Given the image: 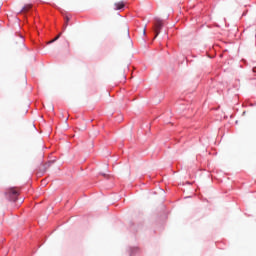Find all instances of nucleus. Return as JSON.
Masks as SVG:
<instances>
[{"label":"nucleus","instance_id":"f257e3e1","mask_svg":"<svg viewBox=\"0 0 256 256\" xmlns=\"http://www.w3.org/2000/svg\"><path fill=\"white\" fill-rule=\"evenodd\" d=\"M161 29H163V20L159 18L154 19V26H153V31L155 33L154 39H157L159 36V33H161Z\"/></svg>","mask_w":256,"mask_h":256},{"label":"nucleus","instance_id":"f03ea898","mask_svg":"<svg viewBox=\"0 0 256 256\" xmlns=\"http://www.w3.org/2000/svg\"><path fill=\"white\" fill-rule=\"evenodd\" d=\"M6 195H8L11 201H17V197H19V189L10 188L7 190Z\"/></svg>","mask_w":256,"mask_h":256},{"label":"nucleus","instance_id":"7ed1b4c3","mask_svg":"<svg viewBox=\"0 0 256 256\" xmlns=\"http://www.w3.org/2000/svg\"><path fill=\"white\" fill-rule=\"evenodd\" d=\"M31 7H33V5L31 4H26L22 10H21V13H27V11H29L31 9Z\"/></svg>","mask_w":256,"mask_h":256},{"label":"nucleus","instance_id":"20e7f679","mask_svg":"<svg viewBox=\"0 0 256 256\" xmlns=\"http://www.w3.org/2000/svg\"><path fill=\"white\" fill-rule=\"evenodd\" d=\"M61 35H63V33H59L54 39L48 42V45H51V43H55V41H58Z\"/></svg>","mask_w":256,"mask_h":256},{"label":"nucleus","instance_id":"39448f33","mask_svg":"<svg viewBox=\"0 0 256 256\" xmlns=\"http://www.w3.org/2000/svg\"><path fill=\"white\" fill-rule=\"evenodd\" d=\"M115 7L117 10L123 9V7H125V4L123 2H118L115 4Z\"/></svg>","mask_w":256,"mask_h":256},{"label":"nucleus","instance_id":"423d86ee","mask_svg":"<svg viewBox=\"0 0 256 256\" xmlns=\"http://www.w3.org/2000/svg\"><path fill=\"white\" fill-rule=\"evenodd\" d=\"M69 21H70L69 17L66 16L65 17V24H64V27H63V31H65V29H67V26L69 25Z\"/></svg>","mask_w":256,"mask_h":256},{"label":"nucleus","instance_id":"0eeeda50","mask_svg":"<svg viewBox=\"0 0 256 256\" xmlns=\"http://www.w3.org/2000/svg\"><path fill=\"white\" fill-rule=\"evenodd\" d=\"M147 34V26H145L144 30H143V35Z\"/></svg>","mask_w":256,"mask_h":256},{"label":"nucleus","instance_id":"6e6552de","mask_svg":"<svg viewBox=\"0 0 256 256\" xmlns=\"http://www.w3.org/2000/svg\"><path fill=\"white\" fill-rule=\"evenodd\" d=\"M126 34L129 35V28L126 29Z\"/></svg>","mask_w":256,"mask_h":256},{"label":"nucleus","instance_id":"1a4fd4ad","mask_svg":"<svg viewBox=\"0 0 256 256\" xmlns=\"http://www.w3.org/2000/svg\"><path fill=\"white\" fill-rule=\"evenodd\" d=\"M220 57H223V54H220Z\"/></svg>","mask_w":256,"mask_h":256},{"label":"nucleus","instance_id":"9d476101","mask_svg":"<svg viewBox=\"0 0 256 256\" xmlns=\"http://www.w3.org/2000/svg\"><path fill=\"white\" fill-rule=\"evenodd\" d=\"M46 167H49V164H46Z\"/></svg>","mask_w":256,"mask_h":256}]
</instances>
